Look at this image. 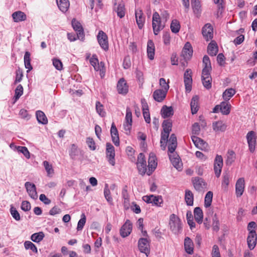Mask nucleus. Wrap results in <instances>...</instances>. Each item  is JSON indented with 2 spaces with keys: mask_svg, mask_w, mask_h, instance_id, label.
Masks as SVG:
<instances>
[{
  "mask_svg": "<svg viewBox=\"0 0 257 257\" xmlns=\"http://www.w3.org/2000/svg\"><path fill=\"white\" fill-rule=\"evenodd\" d=\"M146 163L137 164V168L140 174L144 175L147 172Z\"/></svg>",
  "mask_w": 257,
  "mask_h": 257,
  "instance_id": "60",
  "label": "nucleus"
},
{
  "mask_svg": "<svg viewBox=\"0 0 257 257\" xmlns=\"http://www.w3.org/2000/svg\"><path fill=\"white\" fill-rule=\"evenodd\" d=\"M24 246L26 249H31L35 253H37L38 252L36 245L30 241H26L24 243Z\"/></svg>",
  "mask_w": 257,
  "mask_h": 257,
  "instance_id": "52",
  "label": "nucleus"
},
{
  "mask_svg": "<svg viewBox=\"0 0 257 257\" xmlns=\"http://www.w3.org/2000/svg\"><path fill=\"white\" fill-rule=\"evenodd\" d=\"M257 235L255 230L250 231L247 238V243L250 250L254 248L256 244Z\"/></svg>",
  "mask_w": 257,
  "mask_h": 257,
  "instance_id": "12",
  "label": "nucleus"
},
{
  "mask_svg": "<svg viewBox=\"0 0 257 257\" xmlns=\"http://www.w3.org/2000/svg\"><path fill=\"white\" fill-rule=\"evenodd\" d=\"M147 55L150 60H153L155 55V46L152 40H149L147 43Z\"/></svg>",
  "mask_w": 257,
  "mask_h": 257,
  "instance_id": "31",
  "label": "nucleus"
},
{
  "mask_svg": "<svg viewBox=\"0 0 257 257\" xmlns=\"http://www.w3.org/2000/svg\"><path fill=\"white\" fill-rule=\"evenodd\" d=\"M117 90L119 94H126L128 92V86L124 78H120L117 82Z\"/></svg>",
  "mask_w": 257,
  "mask_h": 257,
  "instance_id": "19",
  "label": "nucleus"
},
{
  "mask_svg": "<svg viewBox=\"0 0 257 257\" xmlns=\"http://www.w3.org/2000/svg\"><path fill=\"white\" fill-rule=\"evenodd\" d=\"M45 236L43 232H39L33 234L31 236V240L35 242H40L42 241Z\"/></svg>",
  "mask_w": 257,
  "mask_h": 257,
  "instance_id": "43",
  "label": "nucleus"
},
{
  "mask_svg": "<svg viewBox=\"0 0 257 257\" xmlns=\"http://www.w3.org/2000/svg\"><path fill=\"white\" fill-rule=\"evenodd\" d=\"M211 69H203L202 71V79H210L211 78L210 72Z\"/></svg>",
  "mask_w": 257,
  "mask_h": 257,
  "instance_id": "61",
  "label": "nucleus"
},
{
  "mask_svg": "<svg viewBox=\"0 0 257 257\" xmlns=\"http://www.w3.org/2000/svg\"><path fill=\"white\" fill-rule=\"evenodd\" d=\"M193 54V49L190 43L187 42L182 50L181 56L186 60H189Z\"/></svg>",
  "mask_w": 257,
  "mask_h": 257,
  "instance_id": "18",
  "label": "nucleus"
},
{
  "mask_svg": "<svg viewBox=\"0 0 257 257\" xmlns=\"http://www.w3.org/2000/svg\"><path fill=\"white\" fill-rule=\"evenodd\" d=\"M195 189L198 191H202L206 188V183L201 178H195L193 180Z\"/></svg>",
  "mask_w": 257,
  "mask_h": 257,
  "instance_id": "28",
  "label": "nucleus"
},
{
  "mask_svg": "<svg viewBox=\"0 0 257 257\" xmlns=\"http://www.w3.org/2000/svg\"><path fill=\"white\" fill-rule=\"evenodd\" d=\"M36 115L37 119L39 123L45 124L48 122L47 118L43 111L38 110L36 112Z\"/></svg>",
  "mask_w": 257,
  "mask_h": 257,
  "instance_id": "41",
  "label": "nucleus"
},
{
  "mask_svg": "<svg viewBox=\"0 0 257 257\" xmlns=\"http://www.w3.org/2000/svg\"><path fill=\"white\" fill-rule=\"evenodd\" d=\"M143 13L141 9H138L135 11L136 22L140 29H142L144 26L145 18L143 17Z\"/></svg>",
  "mask_w": 257,
  "mask_h": 257,
  "instance_id": "22",
  "label": "nucleus"
},
{
  "mask_svg": "<svg viewBox=\"0 0 257 257\" xmlns=\"http://www.w3.org/2000/svg\"><path fill=\"white\" fill-rule=\"evenodd\" d=\"M174 111L172 106L164 105L161 109V114L163 118H167L173 115Z\"/></svg>",
  "mask_w": 257,
  "mask_h": 257,
  "instance_id": "34",
  "label": "nucleus"
},
{
  "mask_svg": "<svg viewBox=\"0 0 257 257\" xmlns=\"http://www.w3.org/2000/svg\"><path fill=\"white\" fill-rule=\"evenodd\" d=\"M149 242L147 238H141L138 241V247L140 250L146 254L149 252Z\"/></svg>",
  "mask_w": 257,
  "mask_h": 257,
  "instance_id": "20",
  "label": "nucleus"
},
{
  "mask_svg": "<svg viewBox=\"0 0 257 257\" xmlns=\"http://www.w3.org/2000/svg\"><path fill=\"white\" fill-rule=\"evenodd\" d=\"M31 54L29 52L27 51L25 53L24 55V63L26 69H28L27 72H30L32 69L33 67L31 64Z\"/></svg>",
  "mask_w": 257,
  "mask_h": 257,
  "instance_id": "38",
  "label": "nucleus"
},
{
  "mask_svg": "<svg viewBox=\"0 0 257 257\" xmlns=\"http://www.w3.org/2000/svg\"><path fill=\"white\" fill-rule=\"evenodd\" d=\"M193 242L189 237H185L184 239V248L187 253L192 254L193 253Z\"/></svg>",
  "mask_w": 257,
  "mask_h": 257,
  "instance_id": "27",
  "label": "nucleus"
},
{
  "mask_svg": "<svg viewBox=\"0 0 257 257\" xmlns=\"http://www.w3.org/2000/svg\"><path fill=\"white\" fill-rule=\"evenodd\" d=\"M97 40L102 49L105 51L108 49V38L106 34L102 31H99L97 36Z\"/></svg>",
  "mask_w": 257,
  "mask_h": 257,
  "instance_id": "7",
  "label": "nucleus"
},
{
  "mask_svg": "<svg viewBox=\"0 0 257 257\" xmlns=\"http://www.w3.org/2000/svg\"><path fill=\"white\" fill-rule=\"evenodd\" d=\"M72 26L73 29L77 32L78 39L83 41L84 38V34L81 24L75 19H73L72 21Z\"/></svg>",
  "mask_w": 257,
  "mask_h": 257,
  "instance_id": "10",
  "label": "nucleus"
},
{
  "mask_svg": "<svg viewBox=\"0 0 257 257\" xmlns=\"http://www.w3.org/2000/svg\"><path fill=\"white\" fill-rule=\"evenodd\" d=\"M104 195L105 197V198L107 201V202L109 204L112 203V198L110 196V189L108 188V184H106L105 185L104 189Z\"/></svg>",
  "mask_w": 257,
  "mask_h": 257,
  "instance_id": "49",
  "label": "nucleus"
},
{
  "mask_svg": "<svg viewBox=\"0 0 257 257\" xmlns=\"http://www.w3.org/2000/svg\"><path fill=\"white\" fill-rule=\"evenodd\" d=\"M230 181V176L228 174H226L223 175V180L222 182V187L225 190H226L228 187V185H229Z\"/></svg>",
  "mask_w": 257,
  "mask_h": 257,
  "instance_id": "54",
  "label": "nucleus"
},
{
  "mask_svg": "<svg viewBox=\"0 0 257 257\" xmlns=\"http://www.w3.org/2000/svg\"><path fill=\"white\" fill-rule=\"evenodd\" d=\"M165 22L162 19L157 12H155L153 15L152 27L154 34L157 35L159 32L164 29L165 26Z\"/></svg>",
  "mask_w": 257,
  "mask_h": 257,
  "instance_id": "3",
  "label": "nucleus"
},
{
  "mask_svg": "<svg viewBox=\"0 0 257 257\" xmlns=\"http://www.w3.org/2000/svg\"><path fill=\"white\" fill-rule=\"evenodd\" d=\"M191 4L193 12L197 17H199L201 13V5L199 0H191Z\"/></svg>",
  "mask_w": 257,
  "mask_h": 257,
  "instance_id": "29",
  "label": "nucleus"
},
{
  "mask_svg": "<svg viewBox=\"0 0 257 257\" xmlns=\"http://www.w3.org/2000/svg\"><path fill=\"white\" fill-rule=\"evenodd\" d=\"M91 65L94 67L96 71H101V67H102V62L99 63L98 60L95 55H93L89 60Z\"/></svg>",
  "mask_w": 257,
  "mask_h": 257,
  "instance_id": "33",
  "label": "nucleus"
},
{
  "mask_svg": "<svg viewBox=\"0 0 257 257\" xmlns=\"http://www.w3.org/2000/svg\"><path fill=\"white\" fill-rule=\"evenodd\" d=\"M184 82L186 91L190 92L192 88V71L190 69L186 70L184 74Z\"/></svg>",
  "mask_w": 257,
  "mask_h": 257,
  "instance_id": "9",
  "label": "nucleus"
},
{
  "mask_svg": "<svg viewBox=\"0 0 257 257\" xmlns=\"http://www.w3.org/2000/svg\"><path fill=\"white\" fill-rule=\"evenodd\" d=\"M169 226L171 230L175 234H179L182 232V222L180 218L172 214L170 216Z\"/></svg>",
  "mask_w": 257,
  "mask_h": 257,
  "instance_id": "2",
  "label": "nucleus"
},
{
  "mask_svg": "<svg viewBox=\"0 0 257 257\" xmlns=\"http://www.w3.org/2000/svg\"><path fill=\"white\" fill-rule=\"evenodd\" d=\"M25 186L30 197L33 199H37L38 195L35 184L29 182H27L25 184Z\"/></svg>",
  "mask_w": 257,
  "mask_h": 257,
  "instance_id": "17",
  "label": "nucleus"
},
{
  "mask_svg": "<svg viewBox=\"0 0 257 257\" xmlns=\"http://www.w3.org/2000/svg\"><path fill=\"white\" fill-rule=\"evenodd\" d=\"M191 139L196 147L201 150H207L208 144L202 139L195 136H192Z\"/></svg>",
  "mask_w": 257,
  "mask_h": 257,
  "instance_id": "14",
  "label": "nucleus"
},
{
  "mask_svg": "<svg viewBox=\"0 0 257 257\" xmlns=\"http://www.w3.org/2000/svg\"><path fill=\"white\" fill-rule=\"evenodd\" d=\"M169 158L173 166L176 168L178 170H181L182 167V163L179 157V156L175 154L174 152L173 154L169 153Z\"/></svg>",
  "mask_w": 257,
  "mask_h": 257,
  "instance_id": "16",
  "label": "nucleus"
},
{
  "mask_svg": "<svg viewBox=\"0 0 257 257\" xmlns=\"http://www.w3.org/2000/svg\"><path fill=\"white\" fill-rule=\"evenodd\" d=\"M256 133L254 131H249L246 135V139L250 152H253L255 150L256 145Z\"/></svg>",
  "mask_w": 257,
  "mask_h": 257,
  "instance_id": "8",
  "label": "nucleus"
},
{
  "mask_svg": "<svg viewBox=\"0 0 257 257\" xmlns=\"http://www.w3.org/2000/svg\"><path fill=\"white\" fill-rule=\"evenodd\" d=\"M95 107L97 112L99 114V115L101 116L105 115V112L103 110V106L99 101H96Z\"/></svg>",
  "mask_w": 257,
  "mask_h": 257,
  "instance_id": "55",
  "label": "nucleus"
},
{
  "mask_svg": "<svg viewBox=\"0 0 257 257\" xmlns=\"http://www.w3.org/2000/svg\"><path fill=\"white\" fill-rule=\"evenodd\" d=\"M167 91L157 89L153 93V98L157 102H162L166 97Z\"/></svg>",
  "mask_w": 257,
  "mask_h": 257,
  "instance_id": "26",
  "label": "nucleus"
},
{
  "mask_svg": "<svg viewBox=\"0 0 257 257\" xmlns=\"http://www.w3.org/2000/svg\"><path fill=\"white\" fill-rule=\"evenodd\" d=\"M43 165L47 172V176L50 177H52L54 173V171L52 165L50 164L48 161H45L43 162Z\"/></svg>",
  "mask_w": 257,
  "mask_h": 257,
  "instance_id": "44",
  "label": "nucleus"
},
{
  "mask_svg": "<svg viewBox=\"0 0 257 257\" xmlns=\"http://www.w3.org/2000/svg\"><path fill=\"white\" fill-rule=\"evenodd\" d=\"M194 215L196 222L199 224H201L202 222L203 217L202 209L199 207L195 208L194 210Z\"/></svg>",
  "mask_w": 257,
  "mask_h": 257,
  "instance_id": "37",
  "label": "nucleus"
},
{
  "mask_svg": "<svg viewBox=\"0 0 257 257\" xmlns=\"http://www.w3.org/2000/svg\"><path fill=\"white\" fill-rule=\"evenodd\" d=\"M86 143L90 150L93 151L95 150V143L92 138H87L86 140Z\"/></svg>",
  "mask_w": 257,
  "mask_h": 257,
  "instance_id": "63",
  "label": "nucleus"
},
{
  "mask_svg": "<svg viewBox=\"0 0 257 257\" xmlns=\"http://www.w3.org/2000/svg\"><path fill=\"white\" fill-rule=\"evenodd\" d=\"M213 193L211 191H208L205 197L204 206L206 208L209 207L212 203Z\"/></svg>",
  "mask_w": 257,
  "mask_h": 257,
  "instance_id": "48",
  "label": "nucleus"
},
{
  "mask_svg": "<svg viewBox=\"0 0 257 257\" xmlns=\"http://www.w3.org/2000/svg\"><path fill=\"white\" fill-rule=\"evenodd\" d=\"M185 200L187 205H193L194 196L190 190H187L185 191Z\"/></svg>",
  "mask_w": 257,
  "mask_h": 257,
  "instance_id": "39",
  "label": "nucleus"
},
{
  "mask_svg": "<svg viewBox=\"0 0 257 257\" xmlns=\"http://www.w3.org/2000/svg\"><path fill=\"white\" fill-rule=\"evenodd\" d=\"M244 189V180L243 178L238 179L235 184V193L237 197L241 196Z\"/></svg>",
  "mask_w": 257,
  "mask_h": 257,
  "instance_id": "23",
  "label": "nucleus"
},
{
  "mask_svg": "<svg viewBox=\"0 0 257 257\" xmlns=\"http://www.w3.org/2000/svg\"><path fill=\"white\" fill-rule=\"evenodd\" d=\"M23 94V87L22 85L19 84L15 90V97L16 99H18Z\"/></svg>",
  "mask_w": 257,
  "mask_h": 257,
  "instance_id": "57",
  "label": "nucleus"
},
{
  "mask_svg": "<svg viewBox=\"0 0 257 257\" xmlns=\"http://www.w3.org/2000/svg\"><path fill=\"white\" fill-rule=\"evenodd\" d=\"M211 254L212 257H220L219 248L217 245H213Z\"/></svg>",
  "mask_w": 257,
  "mask_h": 257,
  "instance_id": "64",
  "label": "nucleus"
},
{
  "mask_svg": "<svg viewBox=\"0 0 257 257\" xmlns=\"http://www.w3.org/2000/svg\"><path fill=\"white\" fill-rule=\"evenodd\" d=\"M115 11L117 16L120 18L124 17L125 14L124 4L122 3L118 4L116 8Z\"/></svg>",
  "mask_w": 257,
  "mask_h": 257,
  "instance_id": "45",
  "label": "nucleus"
},
{
  "mask_svg": "<svg viewBox=\"0 0 257 257\" xmlns=\"http://www.w3.org/2000/svg\"><path fill=\"white\" fill-rule=\"evenodd\" d=\"M231 105L225 101L222 102L219 105H217L213 108V112L217 113L220 111L224 115H227L230 113Z\"/></svg>",
  "mask_w": 257,
  "mask_h": 257,
  "instance_id": "4",
  "label": "nucleus"
},
{
  "mask_svg": "<svg viewBox=\"0 0 257 257\" xmlns=\"http://www.w3.org/2000/svg\"><path fill=\"white\" fill-rule=\"evenodd\" d=\"M86 218L85 214L84 213L82 214L81 216V218L79 220L77 226V231L82 230L83 228V227L86 223Z\"/></svg>",
  "mask_w": 257,
  "mask_h": 257,
  "instance_id": "53",
  "label": "nucleus"
},
{
  "mask_svg": "<svg viewBox=\"0 0 257 257\" xmlns=\"http://www.w3.org/2000/svg\"><path fill=\"white\" fill-rule=\"evenodd\" d=\"M235 158L234 152L232 150H229L227 154V159L226 163L227 165H231L234 161Z\"/></svg>",
  "mask_w": 257,
  "mask_h": 257,
  "instance_id": "50",
  "label": "nucleus"
},
{
  "mask_svg": "<svg viewBox=\"0 0 257 257\" xmlns=\"http://www.w3.org/2000/svg\"><path fill=\"white\" fill-rule=\"evenodd\" d=\"M56 2L61 12L65 13L67 11L70 6L68 0H56Z\"/></svg>",
  "mask_w": 257,
  "mask_h": 257,
  "instance_id": "32",
  "label": "nucleus"
},
{
  "mask_svg": "<svg viewBox=\"0 0 257 257\" xmlns=\"http://www.w3.org/2000/svg\"><path fill=\"white\" fill-rule=\"evenodd\" d=\"M202 35L206 41L213 38V28L210 24L204 25L202 28Z\"/></svg>",
  "mask_w": 257,
  "mask_h": 257,
  "instance_id": "21",
  "label": "nucleus"
},
{
  "mask_svg": "<svg viewBox=\"0 0 257 257\" xmlns=\"http://www.w3.org/2000/svg\"><path fill=\"white\" fill-rule=\"evenodd\" d=\"M227 125L223 121L218 120L212 123V128L215 132H224Z\"/></svg>",
  "mask_w": 257,
  "mask_h": 257,
  "instance_id": "25",
  "label": "nucleus"
},
{
  "mask_svg": "<svg viewBox=\"0 0 257 257\" xmlns=\"http://www.w3.org/2000/svg\"><path fill=\"white\" fill-rule=\"evenodd\" d=\"M159 83H160V85L163 88L162 90H164L168 92V91L169 89V85L168 84V83L166 82V80L164 78H162L160 79Z\"/></svg>",
  "mask_w": 257,
  "mask_h": 257,
  "instance_id": "62",
  "label": "nucleus"
},
{
  "mask_svg": "<svg viewBox=\"0 0 257 257\" xmlns=\"http://www.w3.org/2000/svg\"><path fill=\"white\" fill-rule=\"evenodd\" d=\"M172 123L170 120H164L162 123L163 131L161 133L160 146L163 150H165L170 132L172 131Z\"/></svg>",
  "mask_w": 257,
  "mask_h": 257,
  "instance_id": "1",
  "label": "nucleus"
},
{
  "mask_svg": "<svg viewBox=\"0 0 257 257\" xmlns=\"http://www.w3.org/2000/svg\"><path fill=\"white\" fill-rule=\"evenodd\" d=\"M10 212L11 214L12 215L13 217L17 221H19L21 219V217L18 211L16 210V208H15L13 207H11L10 209Z\"/></svg>",
  "mask_w": 257,
  "mask_h": 257,
  "instance_id": "58",
  "label": "nucleus"
},
{
  "mask_svg": "<svg viewBox=\"0 0 257 257\" xmlns=\"http://www.w3.org/2000/svg\"><path fill=\"white\" fill-rule=\"evenodd\" d=\"M198 100L199 98L197 96H193L191 99L190 106L191 112L193 114L196 113L198 110Z\"/></svg>",
  "mask_w": 257,
  "mask_h": 257,
  "instance_id": "35",
  "label": "nucleus"
},
{
  "mask_svg": "<svg viewBox=\"0 0 257 257\" xmlns=\"http://www.w3.org/2000/svg\"><path fill=\"white\" fill-rule=\"evenodd\" d=\"M203 69H211V65L210 59L207 55H205L203 58Z\"/></svg>",
  "mask_w": 257,
  "mask_h": 257,
  "instance_id": "56",
  "label": "nucleus"
},
{
  "mask_svg": "<svg viewBox=\"0 0 257 257\" xmlns=\"http://www.w3.org/2000/svg\"><path fill=\"white\" fill-rule=\"evenodd\" d=\"M12 17L15 22L25 21L27 18L25 13L21 11H17L14 12L12 15Z\"/></svg>",
  "mask_w": 257,
  "mask_h": 257,
  "instance_id": "36",
  "label": "nucleus"
},
{
  "mask_svg": "<svg viewBox=\"0 0 257 257\" xmlns=\"http://www.w3.org/2000/svg\"><path fill=\"white\" fill-rule=\"evenodd\" d=\"M53 65L55 68L58 70H61L63 67V64L61 61L57 58H54L53 60Z\"/></svg>",
  "mask_w": 257,
  "mask_h": 257,
  "instance_id": "59",
  "label": "nucleus"
},
{
  "mask_svg": "<svg viewBox=\"0 0 257 257\" xmlns=\"http://www.w3.org/2000/svg\"><path fill=\"white\" fill-rule=\"evenodd\" d=\"M235 89L233 88H228L226 89L223 93L222 97L225 101H227L235 94Z\"/></svg>",
  "mask_w": 257,
  "mask_h": 257,
  "instance_id": "40",
  "label": "nucleus"
},
{
  "mask_svg": "<svg viewBox=\"0 0 257 257\" xmlns=\"http://www.w3.org/2000/svg\"><path fill=\"white\" fill-rule=\"evenodd\" d=\"M106 156L109 163L112 166L115 165V151L114 147L110 143H107L106 145Z\"/></svg>",
  "mask_w": 257,
  "mask_h": 257,
  "instance_id": "6",
  "label": "nucleus"
},
{
  "mask_svg": "<svg viewBox=\"0 0 257 257\" xmlns=\"http://www.w3.org/2000/svg\"><path fill=\"white\" fill-rule=\"evenodd\" d=\"M171 30L174 33H177L180 28V25L179 22L177 20H174L172 21L171 24Z\"/></svg>",
  "mask_w": 257,
  "mask_h": 257,
  "instance_id": "51",
  "label": "nucleus"
},
{
  "mask_svg": "<svg viewBox=\"0 0 257 257\" xmlns=\"http://www.w3.org/2000/svg\"><path fill=\"white\" fill-rule=\"evenodd\" d=\"M126 186H125L122 191V195L124 199L123 204L124 207L126 209H128L130 205L129 195L127 193L126 189Z\"/></svg>",
  "mask_w": 257,
  "mask_h": 257,
  "instance_id": "42",
  "label": "nucleus"
},
{
  "mask_svg": "<svg viewBox=\"0 0 257 257\" xmlns=\"http://www.w3.org/2000/svg\"><path fill=\"white\" fill-rule=\"evenodd\" d=\"M79 150L78 149L77 146L75 144H72L69 151V155L71 159H75L76 156L78 155Z\"/></svg>",
  "mask_w": 257,
  "mask_h": 257,
  "instance_id": "46",
  "label": "nucleus"
},
{
  "mask_svg": "<svg viewBox=\"0 0 257 257\" xmlns=\"http://www.w3.org/2000/svg\"><path fill=\"white\" fill-rule=\"evenodd\" d=\"M132 230V224L129 220H126L120 229V234L122 237L128 236Z\"/></svg>",
  "mask_w": 257,
  "mask_h": 257,
  "instance_id": "13",
  "label": "nucleus"
},
{
  "mask_svg": "<svg viewBox=\"0 0 257 257\" xmlns=\"http://www.w3.org/2000/svg\"><path fill=\"white\" fill-rule=\"evenodd\" d=\"M168 141L169 142L168 152L169 153L173 154L177 146V138L175 135L172 134L170 139H168Z\"/></svg>",
  "mask_w": 257,
  "mask_h": 257,
  "instance_id": "24",
  "label": "nucleus"
},
{
  "mask_svg": "<svg viewBox=\"0 0 257 257\" xmlns=\"http://www.w3.org/2000/svg\"><path fill=\"white\" fill-rule=\"evenodd\" d=\"M218 51V48L216 43L215 41H211L208 45L207 52L209 55L212 56H215Z\"/></svg>",
  "mask_w": 257,
  "mask_h": 257,
  "instance_id": "30",
  "label": "nucleus"
},
{
  "mask_svg": "<svg viewBox=\"0 0 257 257\" xmlns=\"http://www.w3.org/2000/svg\"><path fill=\"white\" fill-rule=\"evenodd\" d=\"M157 166V163L156 162V156L153 153H151L148 159L149 171L147 172V174L150 175L155 170Z\"/></svg>",
  "mask_w": 257,
  "mask_h": 257,
  "instance_id": "15",
  "label": "nucleus"
},
{
  "mask_svg": "<svg viewBox=\"0 0 257 257\" xmlns=\"http://www.w3.org/2000/svg\"><path fill=\"white\" fill-rule=\"evenodd\" d=\"M223 166V159L221 156L217 155L215 157L214 163V170L215 175L219 177L220 175L222 168Z\"/></svg>",
  "mask_w": 257,
  "mask_h": 257,
  "instance_id": "11",
  "label": "nucleus"
},
{
  "mask_svg": "<svg viewBox=\"0 0 257 257\" xmlns=\"http://www.w3.org/2000/svg\"><path fill=\"white\" fill-rule=\"evenodd\" d=\"M15 149H16L18 152L22 153L26 158L29 159L30 158V152L27 147L23 146H15Z\"/></svg>",
  "mask_w": 257,
  "mask_h": 257,
  "instance_id": "47",
  "label": "nucleus"
},
{
  "mask_svg": "<svg viewBox=\"0 0 257 257\" xmlns=\"http://www.w3.org/2000/svg\"><path fill=\"white\" fill-rule=\"evenodd\" d=\"M144 201L148 203H152L153 204L161 206L163 204V200L161 196H154L153 195H146L143 197Z\"/></svg>",
  "mask_w": 257,
  "mask_h": 257,
  "instance_id": "5",
  "label": "nucleus"
}]
</instances>
